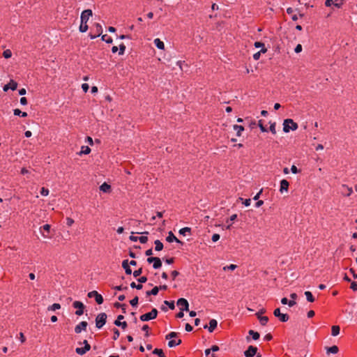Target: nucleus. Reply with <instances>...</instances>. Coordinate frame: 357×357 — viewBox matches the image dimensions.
<instances>
[{
  "instance_id": "7ed1b4c3",
  "label": "nucleus",
  "mask_w": 357,
  "mask_h": 357,
  "mask_svg": "<svg viewBox=\"0 0 357 357\" xmlns=\"http://www.w3.org/2000/svg\"><path fill=\"white\" fill-rule=\"evenodd\" d=\"M107 314L105 312L98 314L96 318V326L98 328H101L106 323Z\"/></svg>"
},
{
  "instance_id": "2eb2a0df",
  "label": "nucleus",
  "mask_w": 357,
  "mask_h": 357,
  "mask_svg": "<svg viewBox=\"0 0 357 357\" xmlns=\"http://www.w3.org/2000/svg\"><path fill=\"white\" fill-rule=\"evenodd\" d=\"M130 264L128 263V259H125L122 262V267L124 268L125 272L127 275H130L132 273V270L130 267Z\"/></svg>"
},
{
  "instance_id": "a19ab883",
  "label": "nucleus",
  "mask_w": 357,
  "mask_h": 357,
  "mask_svg": "<svg viewBox=\"0 0 357 357\" xmlns=\"http://www.w3.org/2000/svg\"><path fill=\"white\" fill-rule=\"evenodd\" d=\"M130 287L132 288H136L137 289H142L143 287L142 284H137L135 282H131Z\"/></svg>"
},
{
  "instance_id": "69168bd1",
  "label": "nucleus",
  "mask_w": 357,
  "mask_h": 357,
  "mask_svg": "<svg viewBox=\"0 0 357 357\" xmlns=\"http://www.w3.org/2000/svg\"><path fill=\"white\" fill-rule=\"evenodd\" d=\"M96 31H97L98 33H100V34H101L102 32V26L99 24H96Z\"/></svg>"
},
{
  "instance_id": "c03bdc74",
  "label": "nucleus",
  "mask_w": 357,
  "mask_h": 357,
  "mask_svg": "<svg viewBox=\"0 0 357 357\" xmlns=\"http://www.w3.org/2000/svg\"><path fill=\"white\" fill-rule=\"evenodd\" d=\"M75 351L79 355H84L86 354V351L84 350L82 347L76 348Z\"/></svg>"
},
{
  "instance_id": "2f4dec72",
  "label": "nucleus",
  "mask_w": 357,
  "mask_h": 357,
  "mask_svg": "<svg viewBox=\"0 0 357 357\" xmlns=\"http://www.w3.org/2000/svg\"><path fill=\"white\" fill-rule=\"evenodd\" d=\"M153 354L158 355L159 357H166L161 349H155Z\"/></svg>"
},
{
  "instance_id": "bb28decb",
  "label": "nucleus",
  "mask_w": 357,
  "mask_h": 357,
  "mask_svg": "<svg viewBox=\"0 0 357 357\" xmlns=\"http://www.w3.org/2000/svg\"><path fill=\"white\" fill-rule=\"evenodd\" d=\"M305 296H306V299L307 301L311 302V303L314 301V298L310 291H305Z\"/></svg>"
},
{
  "instance_id": "393cba45",
  "label": "nucleus",
  "mask_w": 357,
  "mask_h": 357,
  "mask_svg": "<svg viewBox=\"0 0 357 357\" xmlns=\"http://www.w3.org/2000/svg\"><path fill=\"white\" fill-rule=\"evenodd\" d=\"M255 47L257 48L261 47V52H262V53H265L267 51V49L264 47V44L263 43L255 42Z\"/></svg>"
},
{
  "instance_id": "f03ea898",
  "label": "nucleus",
  "mask_w": 357,
  "mask_h": 357,
  "mask_svg": "<svg viewBox=\"0 0 357 357\" xmlns=\"http://www.w3.org/2000/svg\"><path fill=\"white\" fill-rule=\"evenodd\" d=\"M158 310L155 308H153L150 312L146 313L140 316V320L142 321H148L151 319H154L157 317Z\"/></svg>"
},
{
  "instance_id": "37998d69",
  "label": "nucleus",
  "mask_w": 357,
  "mask_h": 357,
  "mask_svg": "<svg viewBox=\"0 0 357 357\" xmlns=\"http://www.w3.org/2000/svg\"><path fill=\"white\" fill-rule=\"evenodd\" d=\"M125 50H126V46L123 43H121L119 45V54L120 55H123L125 52Z\"/></svg>"
},
{
  "instance_id": "c9c22d12",
  "label": "nucleus",
  "mask_w": 357,
  "mask_h": 357,
  "mask_svg": "<svg viewBox=\"0 0 357 357\" xmlns=\"http://www.w3.org/2000/svg\"><path fill=\"white\" fill-rule=\"evenodd\" d=\"M177 335H178L177 333H176V332H171V333H169V334H167L166 335L165 338L167 340H171V339L177 337Z\"/></svg>"
},
{
  "instance_id": "ea45409f",
  "label": "nucleus",
  "mask_w": 357,
  "mask_h": 357,
  "mask_svg": "<svg viewBox=\"0 0 357 357\" xmlns=\"http://www.w3.org/2000/svg\"><path fill=\"white\" fill-rule=\"evenodd\" d=\"M113 331H114L113 340H116L119 338V337L120 335V333H119V330L115 328L113 329Z\"/></svg>"
},
{
  "instance_id": "8fccbe9b",
  "label": "nucleus",
  "mask_w": 357,
  "mask_h": 357,
  "mask_svg": "<svg viewBox=\"0 0 357 357\" xmlns=\"http://www.w3.org/2000/svg\"><path fill=\"white\" fill-rule=\"evenodd\" d=\"M138 240L141 243H146L148 241V238L146 236H140L139 237Z\"/></svg>"
},
{
  "instance_id": "c756f323",
  "label": "nucleus",
  "mask_w": 357,
  "mask_h": 357,
  "mask_svg": "<svg viewBox=\"0 0 357 357\" xmlns=\"http://www.w3.org/2000/svg\"><path fill=\"white\" fill-rule=\"evenodd\" d=\"M249 334L252 335L253 340H257L259 338L260 335L258 332L254 331L252 330L249 331Z\"/></svg>"
},
{
  "instance_id": "864d4df0",
  "label": "nucleus",
  "mask_w": 357,
  "mask_h": 357,
  "mask_svg": "<svg viewBox=\"0 0 357 357\" xmlns=\"http://www.w3.org/2000/svg\"><path fill=\"white\" fill-rule=\"evenodd\" d=\"M220 235L218 234H214L213 236H212V241L213 242H216L218 241L219 239H220Z\"/></svg>"
},
{
  "instance_id": "6e6552de",
  "label": "nucleus",
  "mask_w": 357,
  "mask_h": 357,
  "mask_svg": "<svg viewBox=\"0 0 357 357\" xmlns=\"http://www.w3.org/2000/svg\"><path fill=\"white\" fill-rule=\"evenodd\" d=\"M73 305L75 308L77 309L75 312L77 315L80 316L83 314L84 305L82 302L76 301L73 303Z\"/></svg>"
},
{
  "instance_id": "f3484780",
  "label": "nucleus",
  "mask_w": 357,
  "mask_h": 357,
  "mask_svg": "<svg viewBox=\"0 0 357 357\" xmlns=\"http://www.w3.org/2000/svg\"><path fill=\"white\" fill-rule=\"evenodd\" d=\"M153 43L158 49L163 50L165 48L164 43L161 41L159 38H155Z\"/></svg>"
},
{
  "instance_id": "680f3d73",
  "label": "nucleus",
  "mask_w": 357,
  "mask_h": 357,
  "mask_svg": "<svg viewBox=\"0 0 357 357\" xmlns=\"http://www.w3.org/2000/svg\"><path fill=\"white\" fill-rule=\"evenodd\" d=\"M82 89H83V91H84V92H87V91H88V90H89V84H86V83L82 84Z\"/></svg>"
},
{
  "instance_id": "5fc2aeb1",
  "label": "nucleus",
  "mask_w": 357,
  "mask_h": 357,
  "mask_svg": "<svg viewBox=\"0 0 357 357\" xmlns=\"http://www.w3.org/2000/svg\"><path fill=\"white\" fill-rule=\"evenodd\" d=\"M74 223V220L70 218H66V224L68 226L70 227Z\"/></svg>"
},
{
  "instance_id": "49530a36",
  "label": "nucleus",
  "mask_w": 357,
  "mask_h": 357,
  "mask_svg": "<svg viewBox=\"0 0 357 357\" xmlns=\"http://www.w3.org/2000/svg\"><path fill=\"white\" fill-rule=\"evenodd\" d=\"M258 126L262 132H267V129L263 125L262 120L259 121Z\"/></svg>"
},
{
  "instance_id": "1a4fd4ad",
  "label": "nucleus",
  "mask_w": 357,
  "mask_h": 357,
  "mask_svg": "<svg viewBox=\"0 0 357 357\" xmlns=\"http://www.w3.org/2000/svg\"><path fill=\"white\" fill-rule=\"evenodd\" d=\"M257 351V348L254 346H249L248 349L244 352L245 357H253Z\"/></svg>"
},
{
  "instance_id": "0e129e2a",
  "label": "nucleus",
  "mask_w": 357,
  "mask_h": 357,
  "mask_svg": "<svg viewBox=\"0 0 357 357\" xmlns=\"http://www.w3.org/2000/svg\"><path fill=\"white\" fill-rule=\"evenodd\" d=\"M291 171L293 174H297L298 172V169L295 165L291 166Z\"/></svg>"
},
{
  "instance_id": "aec40b11",
  "label": "nucleus",
  "mask_w": 357,
  "mask_h": 357,
  "mask_svg": "<svg viewBox=\"0 0 357 357\" xmlns=\"http://www.w3.org/2000/svg\"><path fill=\"white\" fill-rule=\"evenodd\" d=\"M154 243H155V250L156 251H160L163 249V244L160 241L156 240V241H155Z\"/></svg>"
},
{
  "instance_id": "412c9836",
  "label": "nucleus",
  "mask_w": 357,
  "mask_h": 357,
  "mask_svg": "<svg viewBox=\"0 0 357 357\" xmlns=\"http://www.w3.org/2000/svg\"><path fill=\"white\" fill-rule=\"evenodd\" d=\"M327 353H331V354H337L339 351V349L337 346L334 345L331 347L326 348Z\"/></svg>"
},
{
  "instance_id": "a878e982",
  "label": "nucleus",
  "mask_w": 357,
  "mask_h": 357,
  "mask_svg": "<svg viewBox=\"0 0 357 357\" xmlns=\"http://www.w3.org/2000/svg\"><path fill=\"white\" fill-rule=\"evenodd\" d=\"M181 344V340H178L177 341L171 340L168 342V346L169 347H174L179 345Z\"/></svg>"
},
{
  "instance_id": "ddd939ff",
  "label": "nucleus",
  "mask_w": 357,
  "mask_h": 357,
  "mask_svg": "<svg viewBox=\"0 0 357 357\" xmlns=\"http://www.w3.org/2000/svg\"><path fill=\"white\" fill-rule=\"evenodd\" d=\"M289 183L286 179H282L280 181V191L281 193H283L284 191L287 192Z\"/></svg>"
},
{
  "instance_id": "58836bf2",
  "label": "nucleus",
  "mask_w": 357,
  "mask_h": 357,
  "mask_svg": "<svg viewBox=\"0 0 357 357\" xmlns=\"http://www.w3.org/2000/svg\"><path fill=\"white\" fill-rule=\"evenodd\" d=\"M164 303L169 306L171 310H174L175 307L174 301H165Z\"/></svg>"
},
{
  "instance_id": "6e6d98bb",
  "label": "nucleus",
  "mask_w": 357,
  "mask_h": 357,
  "mask_svg": "<svg viewBox=\"0 0 357 357\" xmlns=\"http://www.w3.org/2000/svg\"><path fill=\"white\" fill-rule=\"evenodd\" d=\"M296 53H299L302 51V45L301 44H298L296 45L294 50Z\"/></svg>"
},
{
  "instance_id": "f8f14e48",
  "label": "nucleus",
  "mask_w": 357,
  "mask_h": 357,
  "mask_svg": "<svg viewBox=\"0 0 357 357\" xmlns=\"http://www.w3.org/2000/svg\"><path fill=\"white\" fill-rule=\"evenodd\" d=\"M17 82L13 80H10L8 84H6L3 86V91H7L10 89H12L13 91H14L17 89Z\"/></svg>"
},
{
  "instance_id": "423d86ee",
  "label": "nucleus",
  "mask_w": 357,
  "mask_h": 357,
  "mask_svg": "<svg viewBox=\"0 0 357 357\" xmlns=\"http://www.w3.org/2000/svg\"><path fill=\"white\" fill-rule=\"evenodd\" d=\"M88 297L95 298L96 301L98 304H102L103 303L102 296L98 294L96 291H92L88 293Z\"/></svg>"
},
{
  "instance_id": "13d9d810",
  "label": "nucleus",
  "mask_w": 357,
  "mask_h": 357,
  "mask_svg": "<svg viewBox=\"0 0 357 357\" xmlns=\"http://www.w3.org/2000/svg\"><path fill=\"white\" fill-rule=\"evenodd\" d=\"M185 329L188 332H190L192 331V326L190 324H186L185 326Z\"/></svg>"
},
{
  "instance_id": "4d7b16f0",
  "label": "nucleus",
  "mask_w": 357,
  "mask_h": 357,
  "mask_svg": "<svg viewBox=\"0 0 357 357\" xmlns=\"http://www.w3.org/2000/svg\"><path fill=\"white\" fill-rule=\"evenodd\" d=\"M261 52H261V50H260L259 52H256L255 54H253V59H254L255 60H256V61H257V60H258V59H259V57H260V55H261Z\"/></svg>"
},
{
  "instance_id": "39448f33",
  "label": "nucleus",
  "mask_w": 357,
  "mask_h": 357,
  "mask_svg": "<svg viewBox=\"0 0 357 357\" xmlns=\"http://www.w3.org/2000/svg\"><path fill=\"white\" fill-rule=\"evenodd\" d=\"M273 314L282 322H286L289 320V315L281 313L280 308H276L273 312Z\"/></svg>"
},
{
  "instance_id": "052dcab7",
  "label": "nucleus",
  "mask_w": 357,
  "mask_h": 357,
  "mask_svg": "<svg viewBox=\"0 0 357 357\" xmlns=\"http://www.w3.org/2000/svg\"><path fill=\"white\" fill-rule=\"evenodd\" d=\"M142 330L146 332L145 335L148 337L149 335L148 330H149V326L148 325H144L142 327Z\"/></svg>"
},
{
  "instance_id": "bf43d9fd",
  "label": "nucleus",
  "mask_w": 357,
  "mask_h": 357,
  "mask_svg": "<svg viewBox=\"0 0 357 357\" xmlns=\"http://www.w3.org/2000/svg\"><path fill=\"white\" fill-rule=\"evenodd\" d=\"M236 268V265H234V264H231V265H229V266H225V267H224V270L229 269V270H231V271H233V270H234Z\"/></svg>"
},
{
  "instance_id": "79ce46f5",
  "label": "nucleus",
  "mask_w": 357,
  "mask_h": 357,
  "mask_svg": "<svg viewBox=\"0 0 357 357\" xmlns=\"http://www.w3.org/2000/svg\"><path fill=\"white\" fill-rule=\"evenodd\" d=\"M343 4V0H334L333 5L337 8H340Z\"/></svg>"
},
{
  "instance_id": "4be33fe9",
  "label": "nucleus",
  "mask_w": 357,
  "mask_h": 357,
  "mask_svg": "<svg viewBox=\"0 0 357 357\" xmlns=\"http://www.w3.org/2000/svg\"><path fill=\"white\" fill-rule=\"evenodd\" d=\"M111 187L109 185H108L107 183H102L100 186V190L101 191H102L103 192H107L109 191Z\"/></svg>"
},
{
  "instance_id": "a18cd8bd",
  "label": "nucleus",
  "mask_w": 357,
  "mask_h": 357,
  "mask_svg": "<svg viewBox=\"0 0 357 357\" xmlns=\"http://www.w3.org/2000/svg\"><path fill=\"white\" fill-rule=\"evenodd\" d=\"M142 273V268H139V269L133 272V276L135 278H137L138 276H139Z\"/></svg>"
},
{
  "instance_id": "3c124183",
  "label": "nucleus",
  "mask_w": 357,
  "mask_h": 357,
  "mask_svg": "<svg viewBox=\"0 0 357 357\" xmlns=\"http://www.w3.org/2000/svg\"><path fill=\"white\" fill-rule=\"evenodd\" d=\"M116 326H121L122 328L125 329L127 327V323L126 321L116 322Z\"/></svg>"
},
{
  "instance_id": "603ef678",
  "label": "nucleus",
  "mask_w": 357,
  "mask_h": 357,
  "mask_svg": "<svg viewBox=\"0 0 357 357\" xmlns=\"http://www.w3.org/2000/svg\"><path fill=\"white\" fill-rule=\"evenodd\" d=\"M137 281L141 284L144 283L147 281V278L146 276H142L137 279Z\"/></svg>"
},
{
  "instance_id": "9b49d317",
  "label": "nucleus",
  "mask_w": 357,
  "mask_h": 357,
  "mask_svg": "<svg viewBox=\"0 0 357 357\" xmlns=\"http://www.w3.org/2000/svg\"><path fill=\"white\" fill-rule=\"evenodd\" d=\"M217 325H218V321L215 319H212L209 321V326L206 324L204 326V328H208V331L210 333H212L215 330V328L217 327Z\"/></svg>"
},
{
  "instance_id": "72a5a7b5",
  "label": "nucleus",
  "mask_w": 357,
  "mask_h": 357,
  "mask_svg": "<svg viewBox=\"0 0 357 357\" xmlns=\"http://www.w3.org/2000/svg\"><path fill=\"white\" fill-rule=\"evenodd\" d=\"M102 40L105 41L107 43H112L113 42L112 38L109 36H107L106 34L102 36Z\"/></svg>"
},
{
  "instance_id": "774afa93",
  "label": "nucleus",
  "mask_w": 357,
  "mask_h": 357,
  "mask_svg": "<svg viewBox=\"0 0 357 357\" xmlns=\"http://www.w3.org/2000/svg\"><path fill=\"white\" fill-rule=\"evenodd\" d=\"M20 103L23 105H26L27 104V100L25 97H22L20 98Z\"/></svg>"
},
{
  "instance_id": "cd10ccee",
  "label": "nucleus",
  "mask_w": 357,
  "mask_h": 357,
  "mask_svg": "<svg viewBox=\"0 0 357 357\" xmlns=\"http://www.w3.org/2000/svg\"><path fill=\"white\" fill-rule=\"evenodd\" d=\"M91 152V149L86 146H82L81 148V151L79 152V155L82 154H89Z\"/></svg>"
},
{
  "instance_id": "e2e57ef3",
  "label": "nucleus",
  "mask_w": 357,
  "mask_h": 357,
  "mask_svg": "<svg viewBox=\"0 0 357 357\" xmlns=\"http://www.w3.org/2000/svg\"><path fill=\"white\" fill-rule=\"evenodd\" d=\"M114 289H116L118 291H121V290L127 289L128 287H122L121 285H119V286L114 287Z\"/></svg>"
},
{
  "instance_id": "7c9ffc66",
  "label": "nucleus",
  "mask_w": 357,
  "mask_h": 357,
  "mask_svg": "<svg viewBox=\"0 0 357 357\" xmlns=\"http://www.w3.org/2000/svg\"><path fill=\"white\" fill-rule=\"evenodd\" d=\"M61 308V305L59 303H54L53 305L49 306L47 310L50 311H54L56 310H59Z\"/></svg>"
},
{
  "instance_id": "09e8293b",
  "label": "nucleus",
  "mask_w": 357,
  "mask_h": 357,
  "mask_svg": "<svg viewBox=\"0 0 357 357\" xmlns=\"http://www.w3.org/2000/svg\"><path fill=\"white\" fill-rule=\"evenodd\" d=\"M270 131L273 133V134H275L276 133V130H275V123H271V126H270Z\"/></svg>"
},
{
  "instance_id": "0eeeda50",
  "label": "nucleus",
  "mask_w": 357,
  "mask_h": 357,
  "mask_svg": "<svg viewBox=\"0 0 357 357\" xmlns=\"http://www.w3.org/2000/svg\"><path fill=\"white\" fill-rule=\"evenodd\" d=\"M177 305L178 307H180V309L182 311H188L189 309H188V307H189V304H188V301L185 299V298H179L178 301H177Z\"/></svg>"
},
{
  "instance_id": "6ab92c4d",
  "label": "nucleus",
  "mask_w": 357,
  "mask_h": 357,
  "mask_svg": "<svg viewBox=\"0 0 357 357\" xmlns=\"http://www.w3.org/2000/svg\"><path fill=\"white\" fill-rule=\"evenodd\" d=\"M162 266V261L159 257H155V259L153 262V267L155 269L160 268Z\"/></svg>"
},
{
  "instance_id": "338daca9",
  "label": "nucleus",
  "mask_w": 357,
  "mask_h": 357,
  "mask_svg": "<svg viewBox=\"0 0 357 357\" xmlns=\"http://www.w3.org/2000/svg\"><path fill=\"white\" fill-rule=\"evenodd\" d=\"M351 288L354 291H357V282H351Z\"/></svg>"
},
{
  "instance_id": "e433bc0d",
  "label": "nucleus",
  "mask_w": 357,
  "mask_h": 357,
  "mask_svg": "<svg viewBox=\"0 0 357 357\" xmlns=\"http://www.w3.org/2000/svg\"><path fill=\"white\" fill-rule=\"evenodd\" d=\"M139 298L137 296H135L134 298H132L131 301H130V303L132 307H135L138 304Z\"/></svg>"
},
{
  "instance_id": "9d476101",
  "label": "nucleus",
  "mask_w": 357,
  "mask_h": 357,
  "mask_svg": "<svg viewBox=\"0 0 357 357\" xmlns=\"http://www.w3.org/2000/svg\"><path fill=\"white\" fill-rule=\"evenodd\" d=\"M88 324L86 321H81L78 325H77L75 328V332L76 333H80L82 331H86Z\"/></svg>"
},
{
  "instance_id": "dca6fc26",
  "label": "nucleus",
  "mask_w": 357,
  "mask_h": 357,
  "mask_svg": "<svg viewBox=\"0 0 357 357\" xmlns=\"http://www.w3.org/2000/svg\"><path fill=\"white\" fill-rule=\"evenodd\" d=\"M256 315L261 325L265 326L267 324L268 321V318L267 317H262L259 315V313H256Z\"/></svg>"
},
{
  "instance_id": "20e7f679",
  "label": "nucleus",
  "mask_w": 357,
  "mask_h": 357,
  "mask_svg": "<svg viewBox=\"0 0 357 357\" xmlns=\"http://www.w3.org/2000/svg\"><path fill=\"white\" fill-rule=\"evenodd\" d=\"M92 10L90 9L84 10L81 14L82 24H87V22L91 16H92Z\"/></svg>"
},
{
  "instance_id": "b1692460",
  "label": "nucleus",
  "mask_w": 357,
  "mask_h": 357,
  "mask_svg": "<svg viewBox=\"0 0 357 357\" xmlns=\"http://www.w3.org/2000/svg\"><path fill=\"white\" fill-rule=\"evenodd\" d=\"M159 291V288L158 287H153L151 291H148L146 292V296L153 295L155 296L158 294Z\"/></svg>"
},
{
  "instance_id": "5701e85b",
  "label": "nucleus",
  "mask_w": 357,
  "mask_h": 357,
  "mask_svg": "<svg viewBox=\"0 0 357 357\" xmlns=\"http://www.w3.org/2000/svg\"><path fill=\"white\" fill-rule=\"evenodd\" d=\"M340 326H333L331 328V334L333 336H337L340 333Z\"/></svg>"
},
{
  "instance_id": "473e14b6",
  "label": "nucleus",
  "mask_w": 357,
  "mask_h": 357,
  "mask_svg": "<svg viewBox=\"0 0 357 357\" xmlns=\"http://www.w3.org/2000/svg\"><path fill=\"white\" fill-rule=\"evenodd\" d=\"M191 229L190 227H184L179 230V234L185 236L187 233L190 232Z\"/></svg>"
},
{
  "instance_id": "4468645a",
  "label": "nucleus",
  "mask_w": 357,
  "mask_h": 357,
  "mask_svg": "<svg viewBox=\"0 0 357 357\" xmlns=\"http://www.w3.org/2000/svg\"><path fill=\"white\" fill-rule=\"evenodd\" d=\"M166 241L169 243L176 241V243H182V242L174 236L172 231H169L168 233V236L166 238Z\"/></svg>"
},
{
  "instance_id": "4c0bfd02",
  "label": "nucleus",
  "mask_w": 357,
  "mask_h": 357,
  "mask_svg": "<svg viewBox=\"0 0 357 357\" xmlns=\"http://www.w3.org/2000/svg\"><path fill=\"white\" fill-rule=\"evenodd\" d=\"M3 56L6 58V59H8V58H10L11 56H12V52L10 50H6L3 53Z\"/></svg>"
},
{
  "instance_id": "de8ad7c7",
  "label": "nucleus",
  "mask_w": 357,
  "mask_h": 357,
  "mask_svg": "<svg viewBox=\"0 0 357 357\" xmlns=\"http://www.w3.org/2000/svg\"><path fill=\"white\" fill-rule=\"evenodd\" d=\"M40 194L43 196H47L49 194V190L47 188H42L40 190Z\"/></svg>"
},
{
  "instance_id": "f704fd0d",
  "label": "nucleus",
  "mask_w": 357,
  "mask_h": 357,
  "mask_svg": "<svg viewBox=\"0 0 357 357\" xmlns=\"http://www.w3.org/2000/svg\"><path fill=\"white\" fill-rule=\"evenodd\" d=\"M79 29L80 32H82V33L86 32L88 30L87 24H82L81 23Z\"/></svg>"
},
{
  "instance_id": "c85d7f7f",
  "label": "nucleus",
  "mask_w": 357,
  "mask_h": 357,
  "mask_svg": "<svg viewBox=\"0 0 357 357\" xmlns=\"http://www.w3.org/2000/svg\"><path fill=\"white\" fill-rule=\"evenodd\" d=\"M13 112H14V114L16 115V116H21L22 117L27 116V113L26 112H22L19 109H15Z\"/></svg>"
},
{
  "instance_id": "a211bd4d",
  "label": "nucleus",
  "mask_w": 357,
  "mask_h": 357,
  "mask_svg": "<svg viewBox=\"0 0 357 357\" xmlns=\"http://www.w3.org/2000/svg\"><path fill=\"white\" fill-rule=\"evenodd\" d=\"M233 128L236 131V135L240 137L241 135L242 131L244 130V127L242 126L234 125Z\"/></svg>"
},
{
  "instance_id": "f257e3e1",
  "label": "nucleus",
  "mask_w": 357,
  "mask_h": 357,
  "mask_svg": "<svg viewBox=\"0 0 357 357\" xmlns=\"http://www.w3.org/2000/svg\"><path fill=\"white\" fill-rule=\"evenodd\" d=\"M298 128L296 123L291 119H287L284 121L283 123V131L284 132H289L290 130H296Z\"/></svg>"
}]
</instances>
